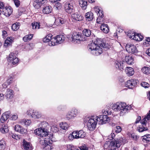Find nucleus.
I'll use <instances>...</instances> for the list:
<instances>
[{
    "label": "nucleus",
    "mask_w": 150,
    "mask_h": 150,
    "mask_svg": "<svg viewBox=\"0 0 150 150\" xmlns=\"http://www.w3.org/2000/svg\"><path fill=\"white\" fill-rule=\"evenodd\" d=\"M142 86L145 88H148L149 86V84L146 82H143L141 83Z\"/></svg>",
    "instance_id": "55"
},
{
    "label": "nucleus",
    "mask_w": 150,
    "mask_h": 150,
    "mask_svg": "<svg viewBox=\"0 0 150 150\" xmlns=\"http://www.w3.org/2000/svg\"><path fill=\"white\" fill-rule=\"evenodd\" d=\"M125 59L126 62L129 64H132L134 63L133 58L131 56H126Z\"/></svg>",
    "instance_id": "34"
},
{
    "label": "nucleus",
    "mask_w": 150,
    "mask_h": 150,
    "mask_svg": "<svg viewBox=\"0 0 150 150\" xmlns=\"http://www.w3.org/2000/svg\"><path fill=\"white\" fill-rule=\"evenodd\" d=\"M11 114V112L9 111L3 113L0 119L1 122L4 123L5 121L8 119Z\"/></svg>",
    "instance_id": "22"
},
{
    "label": "nucleus",
    "mask_w": 150,
    "mask_h": 150,
    "mask_svg": "<svg viewBox=\"0 0 150 150\" xmlns=\"http://www.w3.org/2000/svg\"><path fill=\"white\" fill-rule=\"evenodd\" d=\"M142 140L144 142L148 143L150 141V134H148L143 136Z\"/></svg>",
    "instance_id": "42"
},
{
    "label": "nucleus",
    "mask_w": 150,
    "mask_h": 150,
    "mask_svg": "<svg viewBox=\"0 0 150 150\" xmlns=\"http://www.w3.org/2000/svg\"><path fill=\"white\" fill-rule=\"evenodd\" d=\"M34 110H35L32 109H29L27 111L26 114L30 116L32 118L33 116V115Z\"/></svg>",
    "instance_id": "51"
},
{
    "label": "nucleus",
    "mask_w": 150,
    "mask_h": 150,
    "mask_svg": "<svg viewBox=\"0 0 150 150\" xmlns=\"http://www.w3.org/2000/svg\"><path fill=\"white\" fill-rule=\"evenodd\" d=\"M24 123L27 126H29L31 123V121L30 120H23Z\"/></svg>",
    "instance_id": "53"
},
{
    "label": "nucleus",
    "mask_w": 150,
    "mask_h": 150,
    "mask_svg": "<svg viewBox=\"0 0 150 150\" xmlns=\"http://www.w3.org/2000/svg\"><path fill=\"white\" fill-rule=\"evenodd\" d=\"M110 45L101 38H97L94 42L89 44L88 46L89 52L92 54L98 56L102 52V48H109Z\"/></svg>",
    "instance_id": "1"
},
{
    "label": "nucleus",
    "mask_w": 150,
    "mask_h": 150,
    "mask_svg": "<svg viewBox=\"0 0 150 150\" xmlns=\"http://www.w3.org/2000/svg\"><path fill=\"white\" fill-rule=\"evenodd\" d=\"M32 28L35 29H38L40 28V25L38 22H34L32 24Z\"/></svg>",
    "instance_id": "47"
},
{
    "label": "nucleus",
    "mask_w": 150,
    "mask_h": 150,
    "mask_svg": "<svg viewBox=\"0 0 150 150\" xmlns=\"http://www.w3.org/2000/svg\"><path fill=\"white\" fill-rule=\"evenodd\" d=\"M10 116L11 119L13 120H16L18 117V115L16 113L12 114Z\"/></svg>",
    "instance_id": "50"
},
{
    "label": "nucleus",
    "mask_w": 150,
    "mask_h": 150,
    "mask_svg": "<svg viewBox=\"0 0 150 150\" xmlns=\"http://www.w3.org/2000/svg\"><path fill=\"white\" fill-rule=\"evenodd\" d=\"M100 29L104 33H108L109 29L107 24H103L100 27Z\"/></svg>",
    "instance_id": "33"
},
{
    "label": "nucleus",
    "mask_w": 150,
    "mask_h": 150,
    "mask_svg": "<svg viewBox=\"0 0 150 150\" xmlns=\"http://www.w3.org/2000/svg\"><path fill=\"white\" fill-rule=\"evenodd\" d=\"M8 60L13 64H16L18 62V59L14 55V53H11L9 55Z\"/></svg>",
    "instance_id": "16"
},
{
    "label": "nucleus",
    "mask_w": 150,
    "mask_h": 150,
    "mask_svg": "<svg viewBox=\"0 0 150 150\" xmlns=\"http://www.w3.org/2000/svg\"><path fill=\"white\" fill-rule=\"evenodd\" d=\"M14 95L13 91L11 89H8L5 93V96L8 100L11 99L13 98Z\"/></svg>",
    "instance_id": "24"
},
{
    "label": "nucleus",
    "mask_w": 150,
    "mask_h": 150,
    "mask_svg": "<svg viewBox=\"0 0 150 150\" xmlns=\"http://www.w3.org/2000/svg\"><path fill=\"white\" fill-rule=\"evenodd\" d=\"M2 11L3 14L6 17H9L12 14L13 10L11 6H8L3 7Z\"/></svg>",
    "instance_id": "13"
},
{
    "label": "nucleus",
    "mask_w": 150,
    "mask_h": 150,
    "mask_svg": "<svg viewBox=\"0 0 150 150\" xmlns=\"http://www.w3.org/2000/svg\"><path fill=\"white\" fill-rule=\"evenodd\" d=\"M33 117L34 119H38L40 118L42 116L41 113L37 110H34Z\"/></svg>",
    "instance_id": "37"
},
{
    "label": "nucleus",
    "mask_w": 150,
    "mask_h": 150,
    "mask_svg": "<svg viewBox=\"0 0 150 150\" xmlns=\"http://www.w3.org/2000/svg\"><path fill=\"white\" fill-rule=\"evenodd\" d=\"M47 126H48V124L45 121L42 122L39 126V128H40L43 131V132L45 133V134L46 135L48 134V132L46 128Z\"/></svg>",
    "instance_id": "21"
},
{
    "label": "nucleus",
    "mask_w": 150,
    "mask_h": 150,
    "mask_svg": "<svg viewBox=\"0 0 150 150\" xmlns=\"http://www.w3.org/2000/svg\"><path fill=\"white\" fill-rule=\"evenodd\" d=\"M23 147L25 150H32L33 149L31 144L25 141L23 143Z\"/></svg>",
    "instance_id": "26"
},
{
    "label": "nucleus",
    "mask_w": 150,
    "mask_h": 150,
    "mask_svg": "<svg viewBox=\"0 0 150 150\" xmlns=\"http://www.w3.org/2000/svg\"><path fill=\"white\" fill-rule=\"evenodd\" d=\"M13 80V78L12 77H10L7 79L6 82L7 83V84L10 85L12 82Z\"/></svg>",
    "instance_id": "54"
},
{
    "label": "nucleus",
    "mask_w": 150,
    "mask_h": 150,
    "mask_svg": "<svg viewBox=\"0 0 150 150\" xmlns=\"http://www.w3.org/2000/svg\"><path fill=\"white\" fill-rule=\"evenodd\" d=\"M61 4L59 2L57 3L56 4V7L58 9L61 8Z\"/></svg>",
    "instance_id": "61"
},
{
    "label": "nucleus",
    "mask_w": 150,
    "mask_h": 150,
    "mask_svg": "<svg viewBox=\"0 0 150 150\" xmlns=\"http://www.w3.org/2000/svg\"><path fill=\"white\" fill-rule=\"evenodd\" d=\"M2 36L3 38L6 37L7 36V33L5 30H3L2 31Z\"/></svg>",
    "instance_id": "62"
},
{
    "label": "nucleus",
    "mask_w": 150,
    "mask_h": 150,
    "mask_svg": "<svg viewBox=\"0 0 150 150\" xmlns=\"http://www.w3.org/2000/svg\"><path fill=\"white\" fill-rule=\"evenodd\" d=\"M85 17L87 21H91L93 18V14L91 12H88L86 13Z\"/></svg>",
    "instance_id": "31"
},
{
    "label": "nucleus",
    "mask_w": 150,
    "mask_h": 150,
    "mask_svg": "<svg viewBox=\"0 0 150 150\" xmlns=\"http://www.w3.org/2000/svg\"><path fill=\"white\" fill-rule=\"evenodd\" d=\"M11 136L12 138L16 140H18L20 139V136L16 134H12Z\"/></svg>",
    "instance_id": "58"
},
{
    "label": "nucleus",
    "mask_w": 150,
    "mask_h": 150,
    "mask_svg": "<svg viewBox=\"0 0 150 150\" xmlns=\"http://www.w3.org/2000/svg\"><path fill=\"white\" fill-rule=\"evenodd\" d=\"M8 85H9L7 84V83L6 81L4 83H3L2 84V87L4 88H6L7 87Z\"/></svg>",
    "instance_id": "63"
},
{
    "label": "nucleus",
    "mask_w": 150,
    "mask_h": 150,
    "mask_svg": "<svg viewBox=\"0 0 150 150\" xmlns=\"http://www.w3.org/2000/svg\"><path fill=\"white\" fill-rule=\"evenodd\" d=\"M43 131V130L41 129L40 128H39L35 129L34 130V132L35 134L40 135V137H42L44 136H45L46 135L45 134V133Z\"/></svg>",
    "instance_id": "25"
},
{
    "label": "nucleus",
    "mask_w": 150,
    "mask_h": 150,
    "mask_svg": "<svg viewBox=\"0 0 150 150\" xmlns=\"http://www.w3.org/2000/svg\"><path fill=\"white\" fill-rule=\"evenodd\" d=\"M127 36L128 37L136 41H140L142 40L143 38L142 35L140 34L136 33L133 31L129 30L127 32Z\"/></svg>",
    "instance_id": "9"
},
{
    "label": "nucleus",
    "mask_w": 150,
    "mask_h": 150,
    "mask_svg": "<svg viewBox=\"0 0 150 150\" xmlns=\"http://www.w3.org/2000/svg\"><path fill=\"white\" fill-rule=\"evenodd\" d=\"M138 81L135 79H132L128 80L125 83V86L129 88H132L135 86L138 82Z\"/></svg>",
    "instance_id": "14"
},
{
    "label": "nucleus",
    "mask_w": 150,
    "mask_h": 150,
    "mask_svg": "<svg viewBox=\"0 0 150 150\" xmlns=\"http://www.w3.org/2000/svg\"><path fill=\"white\" fill-rule=\"evenodd\" d=\"M20 23L18 22L14 23L11 26V29L13 31L17 30L20 27Z\"/></svg>",
    "instance_id": "38"
},
{
    "label": "nucleus",
    "mask_w": 150,
    "mask_h": 150,
    "mask_svg": "<svg viewBox=\"0 0 150 150\" xmlns=\"http://www.w3.org/2000/svg\"><path fill=\"white\" fill-rule=\"evenodd\" d=\"M132 107L131 105H127L125 103L116 102L114 103L112 106V108L115 111H120L121 115L124 113L131 110Z\"/></svg>",
    "instance_id": "2"
},
{
    "label": "nucleus",
    "mask_w": 150,
    "mask_h": 150,
    "mask_svg": "<svg viewBox=\"0 0 150 150\" xmlns=\"http://www.w3.org/2000/svg\"><path fill=\"white\" fill-rule=\"evenodd\" d=\"M14 130L16 132L21 133H25L26 132L27 130L23 128L20 125H16L14 127Z\"/></svg>",
    "instance_id": "23"
},
{
    "label": "nucleus",
    "mask_w": 150,
    "mask_h": 150,
    "mask_svg": "<svg viewBox=\"0 0 150 150\" xmlns=\"http://www.w3.org/2000/svg\"><path fill=\"white\" fill-rule=\"evenodd\" d=\"M52 35L51 34H49L47 35L46 37L44 38L43 39V41L44 42H48V44L49 45V42L52 38Z\"/></svg>",
    "instance_id": "40"
},
{
    "label": "nucleus",
    "mask_w": 150,
    "mask_h": 150,
    "mask_svg": "<svg viewBox=\"0 0 150 150\" xmlns=\"http://www.w3.org/2000/svg\"><path fill=\"white\" fill-rule=\"evenodd\" d=\"M146 119L148 120L150 119V110L147 113V116L144 118L143 120L141 121L142 125L139 126L137 128V131H139V132H143L148 130V129L146 127V123L147 122Z\"/></svg>",
    "instance_id": "5"
},
{
    "label": "nucleus",
    "mask_w": 150,
    "mask_h": 150,
    "mask_svg": "<svg viewBox=\"0 0 150 150\" xmlns=\"http://www.w3.org/2000/svg\"><path fill=\"white\" fill-rule=\"evenodd\" d=\"M142 71L143 73L146 74H148L150 73V68L145 66L142 69Z\"/></svg>",
    "instance_id": "39"
},
{
    "label": "nucleus",
    "mask_w": 150,
    "mask_h": 150,
    "mask_svg": "<svg viewBox=\"0 0 150 150\" xmlns=\"http://www.w3.org/2000/svg\"><path fill=\"white\" fill-rule=\"evenodd\" d=\"M15 5L16 7H18L20 4V2L18 0H15L14 1Z\"/></svg>",
    "instance_id": "59"
},
{
    "label": "nucleus",
    "mask_w": 150,
    "mask_h": 150,
    "mask_svg": "<svg viewBox=\"0 0 150 150\" xmlns=\"http://www.w3.org/2000/svg\"><path fill=\"white\" fill-rule=\"evenodd\" d=\"M50 144H43V148L44 150H51L52 149L51 146Z\"/></svg>",
    "instance_id": "45"
},
{
    "label": "nucleus",
    "mask_w": 150,
    "mask_h": 150,
    "mask_svg": "<svg viewBox=\"0 0 150 150\" xmlns=\"http://www.w3.org/2000/svg\"><path fill=\"white\" fill-rule=\"evenodd\" d=\"M52 135L51 134H48L46 135V136H44L43 137H41V138L40 139H41L40 141V142H42L43 141L44 142V144H47L49 143L50 144V140L51 141L52 139Z\"/></svg>",
    "instance_id": "17"
},
{
    "label": "nucleus",
    "mask_w": 150,
    "mask_h": 150,
    "mask_svg": "<svg viewBox=\"0 0 150 150\" xmlns=\"http://www.w3.org/2000/svg\"><path fill=\"white\" fill-rule=\"evenodd\" d=\"M54 23L56 25H60L64 23V19L62 18L59 17L55 19Z\"/></svg>",
    "instance_id": "36"
},
{
    "label": "nucleus",
    "mask_w": 150,
    "mask_h": 150,
    "mask_svg": "<svg viewBox=\"0 0 150 150\" xmlns=\"http://www.w3.org/2000/svg\"><path fill=\"white\" fill-rule=\"evenodd\" d=\"M126 49L128 52L132 54L136 53L138 52V50L136 46L134 45L130 44H128L126 45Z\"/></svg>",
    "instance_id": "12"
},
{
    "label": "nucleus",
    "mask_w": 150,
    "mask_h": 150,
    "mask_svg": "<svg viewBox=\"0 0 150 150\" xmlns=\"http://www.w3.org/2000/svg\"><path fill=\"white\" fill-rule=\"evenodd\" d=\"M82 34L79 32H76L71 33L69 37V40L74 43H79L81 41L83 40L82 38Z\"/></svg>",
    "instance_id": "4"
},
{
    "label": "nucleus",
    "mask_w": 150,
    "mask_h": 150,
    "mask_svg": "<svg viewBox=\"0 0 150 150\" xmlns=\"http://www.w3.org/2000/svg\"><path fill=\"white\" fill-rule=\"evenodd\" d=\"M146 53L148 55L150 56V48L146 50Z\"/></svg>",
    "instance_id": "64"
},
{
    "label": "nucleus",
    "mask_w": 150,
    "mask_h": 150,
    "mask_svg": "<svg viewBox=\"0 0 150 150\" xmlns=\"http://www.w3.org/2000/svg\"><path fill=\"white\" fill-rule=\"evenodd\" d=\"M94 9L95 12L97 13L98 16L97 19V22L98 23L101 24V23L103 22L104 20L103 18L104 15L103 10L100 9L99 7L98 6H95L94 7Z\"/></svg>",
    "instance_id": "10"
},
{
    "label": "nucleus",
    "mask_w": 150,
    "mask_h": 150,
    "mask_svg": "<svg viewBox=\"0 0 150 150\" xmlns=\"http://www.w3.org/2000/svg\"><path fill=\"white\" fill-rule=\"evenodd\" d=\"M24 11V9L23 8L21 7L19 8V10H18V13H19V16H20L21 15V12H23Z\"/></svg>",
    "instance_id": "60"
},
{
    "label": "nucleus",
    "mask_w": 150,
    "mask_h": 150,
    "mask_svg": "<svg viewBox=\"0 0 150 150\" xmlns=\"http://www.w3.org/2000/svg\"><path fill=\"white\" fill-rule=\"evenodd\" d=\"M6 143L3 140H1L0 141V150L4 149L6 146Z\"/></svg>",
    "instance_id": "48"
},
{
    "label": "nucleus",
    "mask_w": 150,
    "mask_h": 150,
    "mask_svg": "<svg viewBox=\"0 0 150 150\" xmlns=\"http://www.w3.org/2000/svg\"><path fill=\"white\" fill-rule=\"evenodd\" d=\"M81 150H88L89 147L87 145L83 144L82 146L79 147Z\"/></svg>",
    "instance_id": "52"
},
{
    "label": "nucleus",
    "mask_w": 150,
    "mask_h": 150,
    "mask_svg": "<svg viewBox=\"0 0 150 150\" xmlns=\"http://www.w3.org/2000/svg\"><path fill=\"white\" fill-rule=\"evenodd\" d=\"M4 7V3L0 1V15L2 13V10H3V7Z\"/></svg>",
    "instance_id": "57"
},
{
    "label": "nucleus",
    "mask_w": 150,
    "mask_h": 150,
    "mask_svg": "<svg viewBox=\"0 0 150 150\" xmlns=\"http://www.w3.org/2000/svg\"><path fill=\"white\" fill-rule=\"evenodd\" d=\"M78 132L76 131H74L69 136V137H73V138L78 139L79 138L78 136Z\"/></svg>",
    "instance_id": "49"
},
{
    "label": "nucleus",
    "mask_w": 150,
    "mask_h": 150,
    "mask_svg": "<svg viewBox=\"0 0 150 150\" xmlns=\"http://www.w3.org/2000/svg\"><path fill=\"white\" fill-rule=\"evenodd\" d=\"M64 8L66 12L71 13L73 12L74 7L73 4L68 2H66L64 4Z\"/></svg>",
    "instance_id": "15"
},
{
    "label": "nucleus",
    "mask_w": 150,
    "mask_h": 150,
    "mask_svg": "<svg viewBox=\"0 0 150 150\" xmlns=\"http://www.w3.org/2000/svg\"><path fill=\"white\" fill-rule=\"evenodd\" d=\"M125 62L123 61H116L114 63L115 67L117 69L121 71L125 67L124 64Z\"/></svg>",
    "instance_id": "18"
},
{
    "label": "nucleus",
    "mask_w": 150,
    "mask_h": 150,
    "mask_svg": "<svg viewBox=\"0 0 150 150\" xmlns=\"http://www.w3.org/2000/svg\"><path fill=\"white\" fill-rule=\"evenodd\" d=\"M86 135V133L85 132H83V130H80L78 132V138H83Z\"/></svg>",
    "instance_id": "46"
},
{
    "label": "nucleus",
    "mask_w": 150,
    "mask_h": 150,
    "mask_svg": "<svg viewBox=\"0 0 150 150\" xmlns=\"http://www.w3.org/2000/svg\"><path fill=\"white\" fill-rule=\"evenodd\" d=\"M52 7L50 6H47L44 7L43 9V12L44 13L49 14L51 13Z\"/></svg>",
    "instance_id": "32"
},
{
    "label": "nucleus",
    "mask_w": 150,
    "mask_h": 150,
    "mask_svg": "<svg viewBox=\"0 0 150 150\" xmlns=\"http://www.w3.org/2000/svg\"><path fill=\"white\" fill-rule=\"evenodd\" d=\"M59 125L61 128L63 130H66L67 129L68 126L66 122L61 123L59 124Z\"/></svg>",
    "instance_id": "44"
},
{
    "label": "nucleus",
    "mask_w": 150,
    "mask_h": 150,
    "mask_svg": "<svg viewBox=\"0 0 150 150\" xmlns=\"http://www.w3.org/2000/svg\"><path fill=\"white\" fill-rule=\"evenodd\" d=\"M0 130L2 133H5L8 132V129L7 126L5 124H3L0 125Z\"/></svg>",
    "instance_id": "28"
},
{
    "label": "nucleus",
    "mask_w": 150,
    "mask_h": 150,
    "mask_svg": "<svg viewBox=\"0 0 150 150\" xmlns=\"http://www.w3.org/2000/svg\"><path fill=\"white\" fill-rule=\"evenodd\" d=\"M57 41L59 44H61L64 41L65 38L63 35H59L56 36Z\"/></svg>",
    "instance_id": "30"
},
{
    "label": "nucleus",
    "mask_w": 150,
    "mask_h": 150,
    "mask_svg": "<svg viewBox=\"0 0 150 150\" xmlns=\"http://www.w3.org/2000/svg\"><path fill=\"white\" fill-rule=\"evenodd\" d=\"M125 72L128 76H131L134 74V69L130 67H127L125 70Z\"/></svg>",
    "instance_id": "29"
},
{
    "label": "nucleus",
    "mask_w": 150,
    "mask_h": 150,
    "mask_svg": "<svg viewBox=\"0 0 150 150\" xmlns=\"http://www.w3.org/2000/svg\"><path fill=\"white\" fill-rule=\"evenodd\" d=\"M46 0H33V6L36 9L40 8Z\"/></svg>",
    "instance_id": "19"
},
{
    "label": "nucleus",
    "mask_w": 150,
    "mask_h": 150,
    "mask_svg": "<svg viewBox=\"0 0 150 150\" xmlns=\"http://www.w3.org/2000/svg\"><path fill=\"white\" fill-rule=\"evenodd\" d=\"M115 131L117 133H119L122 130V128L121 127L119 126H116L115 129Z\"/></svg>",
    "instance_id": "56"
},
{
    "label": "nucleus",
    "mask_w": 150,
    "mask_h": 150,
    "mask_svg": "<svg viewBox=\"0 0 150 150\" xmlns=\"http://www.w3.org/2000/svg\"><path fill=\"white\" fill-rule=\"evenodd\" d=\"M56 37H54L52 38H51V39L49 42V45L50 46H54L59 44L57 41V39Z\"/></svg>",
    "instance_id": "35"
},
{
    "label": "nucleus",
    "mask_w": 150,
    "mask_h": 150,
    "mask_svg": "<svg viewBox=\"0 0 150 150\" xmlns=\"http://www.w3.org/2000/svg\"><path fill=\"white\" fill-rule=\"evenodd\" d=\"M146 119L148 120L150 119V110L147 113V116L144 118L143 120L141 121L142 125L139 126L137 128V131H139V132H143L148 130V129L146 127V123L147 122Z\"/></svg>",
    "instance_id": "6"
},
{
    "label": "nucleus",
    "mask_w": 150,
    "mask_h": 150,
    "mask_svg": "<svg viewBox=\"0 0 150 150\" xmlns=\"http://www.w3.org/2000/svg\"><path fill=\"white\" fill-rule=\"evenodd\" d=\"M86 118L88 120L87 123V126L88 129L91 131H92L95 129L98 122L96 119L95 120L94 118L86 117Z\"/></svg>",
    "instance_id": "8"
},
{
    "label": "nucleus",
    "mask_w": 150,
    "mask_h": 150,
    "mask_svg": "<svg viewBox=\"0 0 150 150\" xmlns=\"http://www.w3.org/2000/svg\"><path fill=\"white\" fill-rule=\"evenodd\" d=\"M83 34L86 37L90 36L91 34V30L88 29H84L83 31Z\"/></svg>",
    "instance_id": "43"
},
{
    "label": "nucleus",
    "mask_w": 150,
    "mask_h": 150,
    "mask_svg": "<svg viewBox=\"0 0 150 150\" xmlns=\"http://www.w3.org/2000/svg\"><path fill=\"white\" fill-rule=\"evenodd\" d=\"M13 42V40L12 37H8L5 41L4 44V46L5 47L9 46Z\"/></svg>",
    "instance_id": "27"
},
{
    "label": "nucleus",
    "mask_w": 150,
    "mask_h": 150,
    "mask_svg": "<svg viewBox=\"0 0 150 150\" xmlns=\"http://www.w3.org/2000/svg\"><path fill=\"white\" fill-rule=\"evenodd\" d=\"M115 137L114 133H111L108 136L110 140L112 139L110 142L107 150H118V149L122 145L123 141L122 138L115 139H113Z\"/></svg>",
    "instance_id": "3"
},
{
    "label": "nucleus",
    "mask_w": 150,
    "mask_h": 150,
    "mask_svg": "<svg viewBox=\"0 0 150 150\" xmlns=\"http://www.w3.org/2000/svg\"><path fill=\"white\" fill-rule=\"evenodd\" d=\"M71 18L74 21H80L82 20L83 18L79 13L76 12L71 15Z\"/></svg>",
    "instance_id": "20"
},
{
    "label": "nucleus",
    "mask_w": 150,
    "mask_h": 150,
    "mask_svg": "<svg viewBox=\"0 0 150 150\" xmlns=\"http://www.w3.org/2000/svg\"><path fill=\"white\" fill-rule=\"evenodd\" d=\"M79 111L77 109L74 108L70 111H68L66 115L67 120H69L74 119L79 113Z\"/></svg>",
    "instance_id": "7"
},
{
    "label": "nucleus",
    "mask_w": 150,
    "mask_h": 150,
    "mask_svg": "<svg viewBox=\"0 0 150 150\" xmlns=\"http://www.w3.org/2000/svg\"><path fill=\"white\" fill-rule=\"evenodd\" d=\"M96 120L98 123L100 125H103L108 122L110 119L107 115H100L97 117Z\"/></svg>",
    "instance_id": "11"
},
{
    "label": "nucleus",
    "mask_w": 150,
    "mask_h": 150,
    "mask_svg": "<svg viewBox=\"0 0 150 150\" xmlns=\"http://www.w3.org/2000/svg\"><path fill=\"white\" fill-rule=\"evenodd\" d=\"M33 34H29L25 36L23 38V40L25 42H27L31 40L33 37Z\"/></svg>",
    "instance_id": "41"
}]
</instances>
